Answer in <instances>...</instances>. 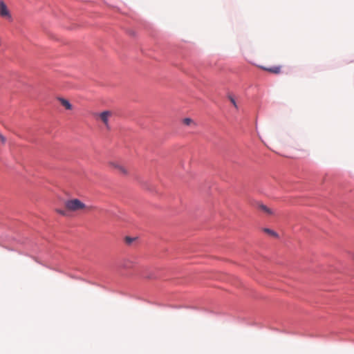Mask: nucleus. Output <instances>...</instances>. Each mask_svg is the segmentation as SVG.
<instances>
[{
	"instance_id": "7ed1b4c3",
	"label": "nucleus",
	"mask_w": 354,
	"mask_h": 354,
	"mask_svg": "<svg viewBox=\"0 0 354 354\" xmlns=\"http://www.w3.org/2000/svg\"><path fill=\"white\" fill-rule=\"evenodd\" d=\"M0 16L7 19L10 18V15L6 5L1 1H0Z\"/></svg>"
},
{
	"instance_id": "20e7f679",
	"label": "nucleus",
	"mask_w": 354,
	"mask_h": 354,
	"mask_svg": "<svg viewBox=\"0 0 354 354\" xmlns=\"http://www.w3.org/2000/svg\"><path fill=\"white\" fill-rule=\"evenodd\" d=\"M259 67L266 71L273 74H279L281 73V67L280 66H276L273 67H264L263 66H259Z\"/></svg>"
},
{
	"instance_id": "1a4fd4ad",
	"label": "nucleus",
	"mask_w": 354,
	"mask_h": 354,
	"mask_svg": "<svg viewBox=\"0 0 354 354\" xmlns=\"http://www.w3.org/2000/svg\"><path fill=\"white\" fill-rule=\"evenodd\" d=\"M183 122L184 124L187 125V126H189L192 124L195 125L194 122L191 118H189L183 119Z\"/></svg>"
},
{
	"instance_id": "f257e3e1",
	"label": "nucleus",
	"mask_w": 354,
	"mask_h": 354,
	"mask_svg": "<svg viewBox=\"0 0 354 354\" xmlns=\"http://www.w3.org/2000/svg\"><path fill=\"white\" fill-rule=\"evenodd\" d=\"M65 207L66 210L70 212H78L87 208L84 203L77 198L66 201L65 202Z\"/></svg>"
},
{
	"instance_id": "f8f14e48",
	"label": "nucleus",
	"mask_w": 354,
	"mask_h": 354,
	"mask_svg": "<svg viewBox=\"0 0 354 354\" xmlns=\"http://www.w3.org/2000/svg\"><path fill=\"white\" fill-rule=\"evenodd\" d=\"M0 140L1 141L2 143H5V142H6V138L1 134H0Z\"/></svg>"
},
{
	"instance_id": "ddd939ff",
	"label": "nucleus",
	"mask_w": 354,
	"mask_h": 354,
	"mask_svg": "<svg viewBox=\"0 0 354 354\" xmlns=\"http://www.w3.org/2000/svg\"><path fill=\"white\" fill-rule=\"evenodd\" d=\"M126 241L127 243H131L132 241H133V239L130 238V237H127L126 238Z\"/></svg>"
},
{
	"instance_id": "9b49d317",
	"label": "nucleus",
	"mask_w": 354,
	"mask_h": 354,
	"mask_svg": "<svg viewBox=\"0 0 354 354\" xmlns=\"http://www.w3.org/2000/svg\"><path fill=\"white\" fill-rule=\"evenodd\" d=\"M57 213L63 215V216H66V210H62V209H57L56 210Z\"/></svg>"
},
{
	"instance_id": "f03ea898",
	"label": "nucleus",
	"mask_w": 354,
	"mask_h": 354,
	"mask_svg": "<svg viewBox=\"0 0 354 354\" xmlns=\"http://www.w3.org/2000/svg\"><path fill=\"white\" fill-rule=\"evenodd\" d=\"M113 115V113L110 111H105L100 113H95V118L96 120L101 121L107 129H110L109 120Z\"/></svg>"
},
{
	"instance_id": "39448f33",
	"label": "nucleus",
	"mask_w": 354,
	"mask_h": 354,
	"mask_svg": "<svg viewBox=\"0 0 354 354\" xmlns=\"http://www.w3.org/2000/svg\"><path fill=\"white\" fill-rule=\"evenodd\" d=\"M109 165L115 168V169H117L119 172L122 173V174H127V169L122 165H120L119 163L118 162H109Z\"/></svg>"
},
{
	"instance_id": "6e6552de",
	"label": "nucleus",
	"mask_w": 354,
	"mask_h": 354,
	"mask_svg": "<svg viewBox=\"0 0 354 354\" xmlns=\"http://www.w3.org/2000/svg\"><path fill=\"white\" fill-rule=\"evenodd\" d=\"M263 232L267 233L268 234L272 236H274V237H276V238L278 237L277 233L276 232L273 231L272 230L269 229V228H264L263 229Z\"/></svg>"
},
{
	"instance_id": "423d86ee",
	"label": "nucleus",
	"mask_w": 354,
	"mask_h": 354,
	"mask_svg": "<svg viewBox=\"0 0 354 354\" xmlns=\"http://www.w3.org/2000/svg\"><path fill=\"white\" fill-rule=\"evenodd\" d=\"M58 100L60 102L61 104L66 108V109H67V110L72 109L73 106L68 100H67L64 98H59Z\"/></svg>"
},
{
	"instance_id": "9d476101",
	"label": "nucleus",
	"mask_w": 354,
	"mask_h": 354,
	"mask_svg": "<svg viewBox=\"0 0 354 354\" xmlns=\"http://www.w3.org/2000/svg\"><path fill=\"white\" fill-rule=\"evenodd\" d=\"M228 98L230 100V101L231 102V103L233 104V106L236 109H238V105L234 100V98L232 96V95H229L228 96Z\"/></svg>"
},
{
	"instance_id": "0eeeda50",
	"label": "nucleus",
	"mask_w": 354,
	"mask_h": 354,
	"mask_svg": "<svg viewBox=\"0 0 354 354\" xmlns=\"http://www.w3.org/2000/svg\"><path fill=\"white\" fill-rule=\"evenodd\" d=\"M259 208L269 215H273L274 213L272 209H271L270 208L268 207L267 206H266L263 204H260L259 205Z\"/></svg>"
}]
</instances>
